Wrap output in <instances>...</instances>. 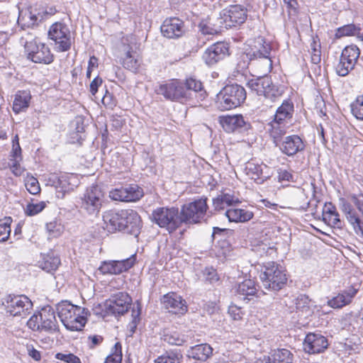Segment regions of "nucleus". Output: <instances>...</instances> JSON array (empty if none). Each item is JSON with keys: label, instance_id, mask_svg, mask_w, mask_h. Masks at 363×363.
<instances>
[{"label": "nucleus", "instance_id": "obj_40", "mask_svg": "<svg viewBox=\"0 0 363 363\" xmlns=\"http://www.w3.org/2000/svg\"><path fill=\"white\" fill-rule=\"evenodd\" d=\"M310 303L311 301L307 296H299L295 303L297 313H300V315L305 316L311 315L313 311L311 309Z\"/></svg>", "mask_w": 363, "mask_h": 363}, {"label": "nucleus", "instance_id": "obj_37", "mask_svg": "<svg viewBox=\"0 0 363 363\" xmlns=\"http://www.w3.org/2000/svg\"><path fill=\"white\" fill-rule=\"evenodd\" d=\"M239 202V199L234 196L229 194H223L213 199V205L216 210L220 211Z\"/></svg>", "mask_w": 363, "mask_h": 363}, {"label": "nucleus", "instance_id": "obj_3", "mask_svg": "<svg viewBox=\"0 0 363 363\" xmlns=\"http://www.w3.org/2000/svg\"><path fill=\"white\" fill-rule=\"evenodd\" d=\"M105 194L98 185L87 187L80 195L78 201V207L86 214L96 216L104 202Z\"/></svg>", "mask_w": 363, "mask_h": 363}, {"label": "nucleus", "instance_id": "obj_28", "mask_svg": "<svg viewBox=\"0 0 363 363\" xmlns=\"http://www.w3.org/2000/svg\"><path fill=\"white\" fill-rule=\"evenodd\" d=\"M289 199L296 208L306 210L310 204L306 190L300 187H294L289 192Z\"/></svg>", "mask_w": 363, "mask_h": 363}, {"label": "nucleus", "instance_id": "obj_30", "mask_svg": "<svg viewBox=\"0 0 363 363\" xmlns=\"http://www.w3.org/2000/svg\"><path fill=\"white\" fill-rule=\"evenodd\" d=\"M230 222L244 223L250 220L253 217L250 211L234 207L229 208L225 213Z\"/></svg>", "mask_w": 363, "mask_h": 363}, {"label": "nucleus", "instance_id": "obj_63", "mask_svg": "<svg viewBox=\"0 0 363 363\" xmlns=\"http://www.w3.org/2000/svg\"><path fill=\"white\" fill-rule=\"evenodd\" d=\"M102 104L108 108H112L115 105V101L113 100V96L107 90L101 99Z\"/></svg>", "mask_w": 363, "mask_h": 363}, {"label": "nucleus", "instance_id": "obj_1", "mask_svg": "<svg viewBox=\"0 0 363 363\" xmlns=\"http://www.w3.org/2000/svg\"><path fill=\"white\" fill-rule=\"evenodd\" d=\"M103 220L104 228L110 233L116 230L134 233L140 228L141 223L140 216L133 209L106 211L103 216Z\"/></svg>", "mask_w": 363, "mask_h": 363}, {"label": "nucleus", "instance_id": "obj_21", "mask_svg": "<svg viewBox=\"0 0 363 363\" xmlns=\"http://www.w3.org/2000/svg\"><path fill=\"white\" fill-rule=\"evenodd\" d=\"M222 23H245L247 10L241 5H230L223 9L220 13Z\"/></svg>", "mask_w": 363, "mask_h": 363}, {"label": "nucleus", "instance_id": "obj_47", "mask_svg": "<svg viewBox=\"0 0 363 363\" xmlns=\"http://www.w3.org/2000/svg\"><path fill=\"white\" fill-rule=\"evenodd\" d=\"M164 340L170 345H182L186 342L184 335L177 332L167 333L164 335Z\"/></svg>", "mask_w": 363, "mask_h": 363}, {"label": "nucleus", "instance_id": "obj_17", "mask_svg": "<svg viewBox=\"0 0 363 363\" xmlns=\"http://www.w3.org/2000/svg\"><path fill=\"white\" fill-rule=\"evenodd\" d=\"M74 179L73 175L50 174L48 176V182L57 190V197L62 199L65 193L74 189L75 186L72 183V180Z\"/></svg>", "mask_w": 363, "mask_h": 363}, {"label": "nucleus", "instance_id": "obj_59", "mask_svg": "<svg viewBox=\"0 0 363 363\" xmlns=\"http://www.w3.org/2000/svg\"><path fill=\"white\" fill-rule=\"evenodd\" d=\"M203 276L205 279L210 283H214L219 279L216 271L213 268H206L203 271Z\"/></svg>", "mask_w": 363, "mask_h": 363}, {"label": "nucleus", "instance_id": "obj_19", "mask_svg": "<svg viewBox=\"0 0 363 363\" xmlns=\"http://www.w3.org/2000/svg\"><path fill=\"white\" fill-rule=\"evenodd\" d=\"M134 262L133 256L122 260L106 261L101 264L99 269L104 274H118L132 267Z\"/></svg>", "mask_w": 363, "mask_h": 363}, {"label": "nucleus", "instance_id": "obj_41", "mask_svg": "<svg viewBox=\"0 0 363 363\" xmlns=\"http://www.w3.org/2000/svg\"><path fill=\"white\" fill-rule=\"evenodd\" d=\"M56 12L55 8L52 7H40L38 11L36 13H32L30 16V19L35 21H46L48 18L52 15H54Z\"/></svg>", "mask_w": 363, "mask_h": 363}, {"label": "nucleus", "instance_id": "obj_31", "mask_svg": "<svg viewBox=\"0 0 363 363\" xmlns=\"http://www.w3.org/2000/svg\"><path fill=\"white\" fill-rule=\"evenodd\" d=\"M31 96L28 91H18L14 96L13 111L16 113L24 111L30 104Z\"/></svg>", "mask_w": 363, "mask_h": 363}, {"label": "nucleus", "instance_id": "obj_18", "mask_svg": "<svg viewBox=\"0 0 363 363\" xmlns=\"http://www.w3.org/2000/svg\"><path fill=\"white\" fill-rule=\"evenodd\" d=\"M229 55L228 44L224 42H218L206 50L203 55V59L207 65H212Z\"/></svg>", "mask_w": 363, "mask_h": 363}, {"label": "nucleus", "instance_id": "obj_9", "mask_svg": "<svg viewBox=\"0 0 363 363\" xmlns=\"http://www.w3.org/2000/svg\"><path fill=\"white\" fill-rule=\"evenodd\" d=\"M207 209L206 199L204 198L183 205L180 211L182 223H200L204 219Z\"/></svg>", "mask_w": 363, "mask_h": 363}, {"label": "nucleus", "instance_id": "obj_4", "mask_svg": "<svg viewBox=\"0 0 363 363\" xmlns=\"http://www.w3.org/2000/svg\"><path fill=\"white\" fill-rule=\"evenodd\" d=\"M349 201L340 198V208L345 215L347 221L352 225L355 233L363 238V225L356 211L352 208L353 203L357 208L363 214V194H352L348 196Z\"/></svg>", "mask_w": 363, "mask_h": 363}, {"label": "nucleus", "instance_id": "obj_61", "mask_svg": "<svg viewBox=\"0 0 363 363\" xmlns=\"http://www.w3.org/2000/svg\"><path fill=\"white\" fill-rule=\"evenodd\" d=\"M228 313L234 320H240L242 318V311L240 307L236 305H231L229 307Z\"/></svg>", "mask_w": 363, "mask_h": 363}, {"label": "nucleus", "instance_id": "obj_36", "mask_svg": "<svg viewBox=\"0 0 363 363\" xmlns=\"http://www.w3.org/2000/svg\"><path fill=\"white\" fill-rule=\"evenodd\" d=\"M294 105L292 103L285 101L277 108L274 120L289 123V120L292 116Z\"/></svg>", "mask_w": 363, "mask_h": 363}, {"label": "nucleus", "instance_id": "obj_23", "mask_svg": "<svg viewBox=\"0 0 363 363\" xmlns=\"http://www.w3.org/2000/svg\"><path fill=\"white\" fill-rule=\"evenodd\" d=\"M39 319L43 321V325H40L41 333L53 334L59 330L55 311L52 308H43L40 311Z\"/></svg>", "mask_w": 363, "mask_h": 363}, {"label": "nucleus", "instance_id": "obj_48", "mask_svg": "<svg viewBox=\"0 0 363 363\" xmlns=\"http://www.w3.org/2000/svg\"><path fill=\"white\" fill-rule=\"evenodd\" d=\"M11 218L10 217L5 218L0 221V241H6L11 233Z\"/></svg>", "mask_w": 363, "mask_h": 363}, {"label": "nucleus", "instance_id": "obj_35", "mask_svg": "<svg viewBox=\"0 0 363 363\" xmlns=\"http://www.w3.org/2000/svg\"><path fill=\"white\" fill-rule=\"evenodd\" d=\"M268 131L270 136L273 138L274 143L277 145V142L281 138V137L286 134V130L289 128V124L273 120L269 124Z\"/></svg>", "mask_w": 363, "mask_h": 363}, {"label": "nucleus", "instance_id": "obj_13", "mask_svg": "<svg viewBox=\"0 0 363 363\" xmlns=\"http://www.w3.org/2000/svg\"><path fill=\"white\" fill-rule=\"evenodd\" d=\"M246 86L258 96H264L271 99L281 94L279 90L273 85L272 79L268 77L251 79L247 81Z\"/></svg>", "mask_w": 363, "mask_h": 363}, {"label": "nucleus", "instance_id": "obj_8", "mask_svg": "<svg viewBox=\"0 0 363 363\" xmlns=\"http://www.w3.org/2000/svg\"><path fill=\"white\" fill-rule=\"evenodd\" d=\"M260 279L266 289L275 291L281 289L287 280L282 267L274 262H267L264 265Z\"/></svg>", "mask_w": 363, "mask_h": 363}, {"label": "nucleus", "instance_id": "obj_11", "mask_svg": "<svg viewBox=\"0 0 363 363\" xmlns=\"http://www.w3.org/2000/svg\"><path fill=\"white\" fill-rule=\"evenodd\" d=\"M25 52L28 59L35 63L50 64L54 60L50 48L45 43L31 40L26 42L25 45Z\"/></svg>", "mask_w": 363, "mask_h": 363}, {"label": "nucleus", "instance_id": "obj_20", "mask_svg": "<svg viewBox=\"0 0 363 363\" xmlns=\"http://www.w3.org/2000/svg\"><path fill=\"white\" fill-rule=\"evenodd\" d=\"M328 346V340L320 334L309 333L306 335L303 342V350L309 354L320 353Z\"/></svg>", "mask_w": 363, "mask_h": 363}, {"label": "nucleus", "instance_id": "obj_22", "mask_svg": "<svg viewBox=\"0 0 363 363\" xmlns=\"http://www.w3.org/2000/svg\"><path fill=\"white\" fill-rule=\"evenodd\" d=\"M162 303L166 309L174 313L183 314L187 311L186 301L174 292H170L163 296Z\"/></svg>", "mask_w": 363, "mask_h": 363}, {"label": "nucleus", "instance_id": "obj_42", "mask_svg": "<svg viewBox=\"0 0 363 363\" xmlns=\"http://www.w3.org/2000/svg\"><path fill=\"white\" fill-rule=\"evenodd\" d=\"M46 206V203L40 201L38 203H29L24 208L25 214L28 216H33L40 213Z\"/></svg>", "mask_w": 363, "mask_h": 363}, {"label": "nucleus", "instance_id": "obj_44", "mask_svg": "<svg viewBox=\"0 0 363 363\" xmlns=\"http://www.w3.org/2000/svg\"><path fill=\"white\" fill-rule=\"evenodd\" d=\"M121 345L119 342H116L111 350V354L106 357L104 363H121Z\"/></svg>", "mask_w": 363, "mask_h": 363}, {"label": "nucleus", "instance_id": "obj_12", "mask_svg": "<svg viewBox=\"0 0 363 363\" xmlns=\"http://www.w3.org/2000/svg\"><path fill=\"white\" fill-rule=\"evenodd\" d=\"M122 51L125 54L123 58V66L132 72H137L141 64V58L135 51L137 48L136 39L130 35L123 39Z\"/></svg>", "mask_w": 363, "mask_h": 363}, {"label": "nucleus", "instance_id": "obj_14", "mask_svg": "<svg viewBox=\"0 0 363 363\" xmlns=\"http://www.w3.org/2000/svg\"><path fill=\"white\" fill-rule=\"evenodd\" d=\"M360 51L357 46L352 45L345 47L342 51L340 62L336 67L339 76L345 77L354 69L359 56Z\"/></svg>", "mask_w": 363, "mask_h": 363}, {"label": "nucleus", "instance_id": "obj_27", "mask_svg": "<svg viewBox=\"0 0 363 363\" xmlns=\"http://www.w3.org/2000/svg\"><path fill=\"white\" fill-rule=\"evenodd\" d=\"M304 149V144L300 137L296 135L285 138L281 146V150L289 156H293Z\"/></svg>", "mask_w": 363, "mask_h": 363}, {"label": "nucleus", "instance_id": "obj_64", "mask_svg": "<svg viewBox=\"0 0 363 363\" xmlns=\"http://www.w3.org/2000/svg\"><path fill=\"white\" fill-rule=\"evenodd\" d=\"M102 84V79L96 77H95L90 84V91L93 96L96 94L98 91V88Z\"/></svg>", "mask_w": 363, "mask_h": 363}, {"label": "nucleus", "instance_id": "obj_62", "mask_svg": "<svg viewBox=\"0 0 363 363\" xmlns=\"http://www.w3.org/2000/svg\"><path fill=\"white\" fill-rule=\"evenodd\" d=\"M284 4L289 10V16H296L297 13V0H284Z\"/></svg>", "mask_w": 363, "mask_h": 363}, {"label": "nucleus", "instance_id": "obj_43", "mask_svg": "<svg viewBox=\"0 0 363 363\" xmlns=\"http://www.w3.org/2000/svg\"><path fill=\"white\" fill-rule=\"evenodd\" d=\"M359 29H357L354 24H345L342 27L339 28L335 33V36L337 38L344 36L355 35L359 33Z\"/></svg>", "mask_w": 363, "mask_h": 363}, {"label": "nucleus", "instance_id": "obj_16", "mask_svg": "<svg viewBox=\"0 0 363 363\" xmlns=\"http://www.w3.org/2000/svg\"><path fill=\"white\" fill-rule=\"evenodd\" d=\"M6 310L11 315L24 316L30 313L33 303L26 296H11L6 298Z\"/></svg>", "mask_w": 363, "mask_h": 363}, {"label": "nucleus", "instance_id": "obj_56", "mask_svg": "<svg viewBox=\"0 0 363 363\" xmlns=\"http://www.w3.org/2000/svg\"><path fill=\"white\" fill-rule=\"evenodd\" d=\"M40 312L38 314L33 315L27 322V325L30 329L33 331L41 333L40 325H43V321L40 320Z\"/></svg>", "mask_w": 363, "mask_h": 363}, {"label": "nucleus", "instance_id": "obj_52", "mask_svg": "<svg viewBox=\"0 0 363 363\" xmlns=\"http://www.w3.org/2000/svg\"><path fill=\"white\" fill-rule=\"evenodd\" d=\"M46 228L49 236L51 238H57L63 232V226L57 221H52L47 223Z\"/></svg>", "mask_w": 363, "mask_h": 363}, {"label": "nucleus", "instance_id": "obj_15", "mask_svg": "<svg viewBox=\"0 0 363 363\" xmlns=\"http://www.w3.org/2000/svg\"><path fill=\"white\" fill-rule=\"evenodd\" d=\"M49 38L55 43V50L65 52L71 47V33L66 24H52L48 31Z\"/></svg>", "mask_w": 363, "mask_h": 363}, {"label": "nucleus", "instance_id": "obj_46", "mask_svg": "<svg viewBox=\"0 0 363 363\" xmlns=\"http://www.w3.org/2000/svg\"><path fill=\"white\" fill-rule=\"evenodd\" d=\"M311 62L315 65H318L321 60L320 44L315 38H313L311 43Z\"/></svg>", "mask_w": 363, "mask_h": 363}, {"label": "nucleus", "instance_id": "obj_33", "mask_svg": "<svg viewBox=\"0 0 363 363\" xmlns=\"http://www.w3.org/2000/svg\"><path fill=\"white\" fill-rule=\"evenodd\" d=\"M265 363H291L292 354L286 349L277 350L270 356L264 357Z\"/></svg>", "mask_w": 363, "mask_h": 363}, {"label": "nucleus", "instance_id": "obj_55", "mask_svg": "<svg viewBox=\"0 0 363 363\" xmlns=\"http://www.w3.org/2000/svg\"><path fill=\"white\" fill-rule=\"evenodd\" d=\"M185 89L191 94V91L198 92L202 89V84L201 82L193 78H189L184 83Z\"/></svg>", "mask_w": 363, "mask_h": 363}, {"label": "nucleus", "instance_id": "obj_10", "mask_svg": "<svg viewBox=\"0 0 363 363\" xmlns=\"http://www.w3.org/2000/svg\"><path fill=\"white\" fill-rule=\"evenodd\" d=\"M155 91L157 94H161L165 99L172 101L183 102L192 97L191 94L185 89L184 82L177 79H172L160 84Z\"/></svg>", "mask_w": 363, "mask_h": 363}, {"label": "nucleus", "instance_id": "obj_49", "mask_svg": "<svg viewBox=\"0 0 363 363\" xmlns=\"http://www.w3.org/2000/svg\"><path fill=\"white\" fill-rule=\"evenodd\" d=\"M125 189L126 194L128 195V197L130 198L127 199V202L138 201L143 196V189L137 185L130 186L128 187H125Z\"/></svg>", "mask_w": 363, "mask_h": 363}, {"label": "nucleus", "instance_id": "obj_32", "mask_svg": "<svg viewBox=\"0 0 363 363\" xmlns=\"http://www.w3.org/2000/svg\"><path fill=\"white\" fill-rule=\"evenodd\" d=\"M213 353V348L208 344H201L191 347L189 354L194 359L206 361Z\"/></svg>", "mask_w": 363, "mask_h": 363}, {"label": "nucleus", "instance_id": "obj_6", "mask_svg": "<svg viewBox=\"0 0 363 363\" xmlns=\"http://www.w3.org/2000/svg\"><path fill=\"white\" fill-rule=\"evenodd\" d=\"M246 98L245 89L238 84L225 86L216 96L218 107L222 110H230L240 106Z\"/></svg>", "mask_w": 363, "mask_h": 363}, {"label": "nucleus", "instance_id": "obj_25", "mask_svg": "<svg viewBox=\"0 0 363 363\" xmlns=\"http://www.w3.org/2000/svg\"><path fill=\"white\" fill-rule=\"evenodd\" d=\"M269 167L264 164H256L254 162H248L245 164V172L246 174L257 183H262L269 177Z\"/></svg>", "mask_w": 363, "mask_h": 363}, {"label": "nucleus", "instance_id": "obj_34", "mask_svg": "<svg viewBox=\"0 0 363 363\" xmlns=\"http://www.w3.org/2000/svg\"><path fill=\"white\" fill-rule=\"evenodd\" d=\"M235 291L242 298L250 299V296H253L257 293L255 283L252 279H245L235 286Z\"/></svg>", "mask_w": 363, "mask_h": 363}, {"label": "nucleus", "instance_id": "obj_39", "mask_svg": "<svg viewBox=\"0 0 363 363\" xmlns=\"http://www.w3.org/2000/svg\"><path fill=\"white\" fill-rule=\"evenodd\" d=\"M60 264V259L57 256L48 254L44 257L43 261L40 262V267L47 272H52L55 271Z\"/></svg>", "mask_w": 363, "mask_h": 363}, {"label": "nucleus", "instance_id": "obj_2", "mask_svg": "<svg viewBox=\"0 0 363 363\" xmlns=\"http://www.w3.org/2000/svg\"><path fill=\"white\" fill-rule=\"evenodd\" d=\"M57 313L65 327L72 331L81 330L85 325V309L65 301L57 305Z\"/></svg>", "mask_w": 363, "mask_h": 363}, {"label": "nucleus", "instance_id": "obj_60", "mask_svg": "<svg viewBox=\"0 0 363 363\" xmlns=\"http://www.w3.org/2000/svg\"><path fill=\"white\" fill-rule=\"evenodd\" d=\"M211 26L212 24H199V28L203 35H213L218 33L219 30Z\"/></svg>", "mask_w": 363, "mask_h": 363}, {"label": "nucleus", "instance_id": "obj_51", "mask_svg": "<svg viewBox=\"0 0 363 363\" xmlns=\"http://www.w3.org/2000/svg\"><path fill=\"white\" fill-rule=\"evenodd\" d=\"M25 185L26 189L31 194H37L40 191V187L39 185V182L37 179L34 178L32 176H28L25 180Z\"/></svg>", "mask_w": 363, "mask_h": 363}, {"label": "nucleus", "instance_id": "obj_38", "mask_svg": "<svg viewBox=\"0 0 363 363\" xmlns=\"http://www.w3.org/2000/svg\"><path fill=\"white\" fill-rule=\"evenodd\" d=\"M160 31L167 38H179L184 33L183 24H161Z\"/></svg>", "mask_w": 363, "mask_h": 363}, {"label": "nucleus", "instance_id": "obj_29", "mask_svg": "<svg viewBox=\"0 0 363 363\" xmlns=\"http://www.w3.org/2000/svg\"><path fill=\"white\" fill-rule=\"evenodd\" d=\"M219 122L225 131L232 133L245 125V121L241 115L225 116L219 118Z\"/></svg>", "mask_w": 363, "mask_h": 363}, {"label": "nucleus", "instance_id": "obj_57", "mask_svg": "<svg viewBox=\"0 0 363 363\" xmlns=\"http://www.w3.org/2000/svg\"><path fill=\"white\" fill-rule=\"evenodd\" d=\"M55 358L66 363H81L80 359L72 353L58 352L55 354Z\"/></svg>", "mask_w": 363, "mask_h": 363}, {"label": "nucleus", "instance_id": "obj_26", "mask_svg": "<svg viewBox=\"0 0 363 363\" xmlns=\"http://www.w3.org/2000/svg\"><path fill=\"white\" fill-rule=\"evenodd\" d=\"M357 289L350 287L339 293L336 296L328 301V305L333 308H341L352 303L357 293Z\"/></svg>", "mask_w": 363, "mask_h": 363}, {"label": "nucleus", "instance_id": "obj_50", "mask_svg": "<svg viewBox=\"0 0 363 363\" xmlns=\"http://www.w3.org/2000/svg\"><path fill=\"white\" fill-rule=\"evenodd\" d=\"M352 114L359 120H363V95L357 98L351 105Z\"/></svg>", "mask_w": 363, "mask_h": 363}, {"label": "nucleus", "instance_id": "obj_24", "mask_svg": "<svg viewBox=\"0 0 363 363\" xmlns=\"http://www.w3.org/2000/svg\"><path fill=\"white\" fill-rule=\"evenodd\" d=\"M132 299L126 293L120 292L109 300V309L114 313L123 315L129 308Z\"/></svg>", "mask_w": 363, "mask_h": 363}, {"label": "nucleus", "instance_id": "obj_54", "mask_svg": "<svg viewBox=\"0 0 363 363\" xmlns=\"http://www.w3.org/2000/svg\"><path fill=\"white\" fill-rule=\"evenodd\" d=\"M109 197L112 200L119 201H125V202H127V199H129L128 197V195L126 194V189L125 188L116 189L110 191Z\"/></svg>", "mask_w": 363, "mask_h": 363}, {"label": "nucleus", "instance_id": "obj_58", "mask_svg": "<svg viewBox=\"0 0 363 363\" xmlns=\"http://www.w3.org/2000/svg\"><path fill=\"white\" fill-rule=\"evenodd\" d=\"M21 160L19 159H11L10 164V169L12 173L16 176H21L24 172V169L20 165V161Z\"/></svg>", "mask_w": 363, "mask_h": 363}, {"label": "nucleus", "instance_id": "obj_5", "mask_svg": "<svg viewBox=\"0 0 363 363\" xmlns=\"http://www.w3.org/2000/svg\"><path fill=\"white\" fill-rule=\"evenodd\" d=\"M271 46L262 37L250 39L244 47V55L249 60L262 59L265 65L264 73L269 72L272 69V61L270 57Z\"/></svg>", "mask_w": 363, "mask_h": 363}, {"label": "nucleus", "instance_id": "obj_45", "mask_svg": "<svg viewBox=\"0 0 363 363\" xmlns=\"http://www.w3.org/2000/svg\"><path fill=\"white\" fill-rule=\"evenodd\" d=\"M181 356L175 352H166L155 359V363H180Z\"/></svg>", "mask_w": 363, "mask_h": 363}, {"label": "nucleus", "instance_id": "obj_7", "mask_svg": "<svg viewBox=\"0 0 363 363\" xmlns=\"http://www.w3.org/2000/svg\"><path fill=\"white\" fill-rule=\"evenodd\" d=\"M150 218L152 222L169 233L175 231L182 223L179 210L174 207H158L152 211Z\"/></svg>", "mask_w": 363, "mask_h": 363}, {"label": "nucleus", "instance_id": "obj_53", "mask_svg": "<svg viewBox=\"0 0 363 363\" xmlns=\"http://www.w3.org/2000/svg\"><path fill=\"white\" fill-rule=\"evenodd\" d=\"M340 216L337 213H332V215L330 214H323V218L325 223H327L328 225L334 228H340L342 225V222L340 219Z\"/></svg>", "mask_w": 363, "mask_h": 363}]
</instances>
